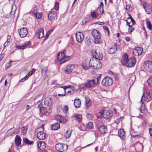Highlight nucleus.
I'll use <instances>...</instances> for the list:
<instances>
[{
  "label": "nucleus",
  "mask_w": 152,
  "mask_h": 152,
  "mask_svg": "<svg viewBox=\"0 0 152 152\" xmlns=\"http://www.w3.org/2000/svg\"><path fill=\"white\" fill-rule=\"evenodd\" d=\"M66 52V50L64 49L58 54L57 59L58 61H60L61 63H64L69 60V56H65V53Z\"/></svg>",
  "instance_id": "nucleus-1"
},
{
  "label": "nucleus",
  "mask_w": 152,
  "mask_h": 152,
  "mask_svg": "<svg viewBox=\"0 0 152 152\" xmlns=\"http://www.w3.org/2000/svg\"><path fill=\"white\" fill-rule=\"evenodd\" d=\"M89 64L91 65V67L94 69H99L102 67L100 61L97 60L95 58H91L90 59Z\"/></svg>",
  "instance_id": "nucleus-2"
},
{
  "label": "nucleus",
  "mask_w": 152,
  "mask_h": 152,
  "mask_svg": "<svg viewBox=\"0 0 152 152\" xmlns=\"http://www.w3.org/2000/svg\"><path fill=\"white\" fill-rule=\"evenodd\" d=\"M92 36L94 38V42L97 44L101 43L102 41L100 39L101 35L99 31L96 29H93L91 32Z\"/></svg>",
  "instance_id": "nucleus-3"
},
{
  "label": "nucleus",
  "mask_w": 152,
  "mask_h": 152,
  "mask_svg": "<svg viewBox=\"0 0 152 152\" xmlns=\"http://www.w3.org/2000/svg\"><path fill=\"white\" fill-rule=\"evenodd\" d=\"M97 127L99 132L102 134H105L107 132V127L104 125L102 122L99 121L96 124Z\"/></svg>",
  "instance_id": "nucleus-4"
},
{
  "label": "nucleus",
  "mask_w": 152,
  "mask_h": 152,
  "mask_svg": "<svg viewBox=\"0 0 152 152\" xmlns=\"http://www.w3.org/2000/svg\"><path fill=\"white\" fill-rule=\"evenodd\" d=\"M55 148L58 151L65 152L68 149V145L63 143H58L56 144Z\"/></svg>",
  "instance_id": "nucleus-5"
},
{
  "label": "nucleus",
  "mask_w": 152,
  "mask_h": 152,
  "mask_svg": "<svg viewBox=\"0 0 152 152\" xmlns=\"http://www.w3.org/2000/svg\"><path fill=\"white\" fill-rule=\"evenodd\" d=\"M98 115L99 116H102V117L105 119H108L110 118L113 115L112 112L110 110H106L105 111H103L99 113Z\"/></svg>",
  "instance_id": "nucleus-6"
},
{
  "label": "nucleus",
  "mask_w": 152,
  "mask_h": 152,
  "mask_svg": "<svg viewBox=\"0 0 152 152\" xmlns=\"http://www.w3.org/2000/svg\"><path fill=\"white\" fill-rule=\"evenodd\" d=\"M113 83L112 78L106 76L104 78L102 81V84L104 86L108 87L112 85Z\"/></svg>",
  "instance_id": "nucleus-7"
},
{
  "label": "nucleus",
  "mask_w": 152,
  "mask_h": 152,
  "mask_svg": "<svg viewBox=\"0 0 152 152\" xmlns=\"http://www.w3.org/2000/svg\"><path fill=\"white\" fill-rule=\"evenodd\" d=\"M92 53L93 58H95L97 60L100 61L103 58V55L102 53L98 52L96 50H92Z\"/></svg>",
  "instance_id": "nucleus-8"
},
{
  "label": "nucleus",
  "mask_w": 152,
  "mask_h": 152,
  "mask_svg": "<svg viewBox=\"0 0 152 152\" xmlns=\"http://www.w3.org/2000/svg\"><path fill=\"white\" fill-rule=\"evenodd\" d=\"M136 63V59L134 57L132 56L128 59L126 66L129 67H132L134 66Z\"/></svg>",
  "instance_id": "nucleus-9"
},
{
  "label": "nucleus",
  "mask_w": 152,
  "mask_h": 152,
  "mask_svg": "<svg viewBox=\"0 0 152 152\" xmlns=\"http://www.w3.org/2000/svg\"><path fill=\"white\" fill-rule=\"evenodd\" d=\"M144 68L147 71H150L152 70V63L150 61H147L144 62Z\"/></svg>",
  "instance_id": "nucleus-10"
},
{
  "label": "nucleus",
  "mask_w": 152,
  "mask_h": 152,
  "mask_svg": "<svg viewBox=\"0 0 152 152\" xmlns=\"http://www.w3.org/2000/svg\"><path fill=\"white\" fill-rule=\"evenodd\" d=\"M95 83H96L94 79L91 80H87L84 85L86 88H91L93 87Z\"/></svg>",
  "instance_id": "nucleus-11"
},
{
  "label": "nucleus",
  "mask_w": 152,
  "mask_h": 152,
  "mask_svg": "<svg viewBox=\"0 0 152 152\" xmlns=\"http://www.w3.org/2000/svg\"><path fill=\"white\" fill-rule=\"evenodd\" d=\"M75 68V66L73 64H70L66 66L65 68L64 71L65 73L69 74L71 73L72 70Z\"/></svg>",
  "instance_id": "nucleus-12"
},
{
  "label": "nucleus",
  "mask_w": 152,
  "mask_h": 152,
  "mask_svg": "<svg viewBox=\"0 0 152 152\" xmlns=\"http://www.w3.org/2000/svg\"><path fill=\"white\" fill-rule=\"evenodd\" d=\"M143 52L142 48L140 47H136L133 51V54L136 56L141 55Z\"/></svg>",
  "instance_id": "nucleus-13"
},
{
  "label": "nucleus",
  "mask_w": 152,
  "mask_h": 152,
  "mask_svg": "<svg viewBox=\"0 0 152 152\" xmlns=\"http://www.w3.org/2000/svg\"><path fill=\"white\" fill-rule=\"evenodd\" d=\"M18 32L20 36L22 38H23L27 36L28 33V31L26 28H23L20 29L18 31Z\"/></svg>",
  "instance_id": "nucleus-14"
},
{
  "label": "nucleus",
  "mask_w": 152,
  "mask_h": 152,
  "mask_svg": "<svg viewBox=\"0 0 152 152\" xmlns=\"http://www.w3.org/2000/svg\"><path fill=\"white\" fill-rule=\"evenodd\" d=\"M44 103L45 105L46 106L50 107H52V99L50 97H46L44 100Z\"/></svg>",
  "instance_id": "nucleus-15"
},
{
  "label": "nucleus",
  "mask_w": 152,
  "mask_h": 152,
  "mask_svg": "<svg viewBox=\"0 0 152 152\" xmlns=\"http://www.w3.org/2000/svg\"><path fill=\"white\" fill-rule=\"evenodd\" d=\"M143 7L144 8L146 13L150 14L152 10L150 6L148 4L145 2L143 4Z\"/></svg>",
  "instance_id": "nucleus-16"
},
{
  "label": "nucleus",
  "mask_w": 152,
  "mask_h": 152,
  "mask_svg": "<svg viewBox=\"0 0 152 152\" xmlns=\"http://www.w3.org/2000/svg\"><path fill=\"white\" fill-rule=\"evenodd\" d=\"M77 41L79 42H81L84 38L83 34L80 32H77L75 34Z\"/></svg>",
  "instance_id": "nucleus-17"
},
{
  "label": "nucleus",
  "mask_w": 152,
  "mask_h": 152,
  "mask_svg": "<svg viewBox=\"0 0 152 152\" xmlns=\"http://www.w3.org/2000/svg\"><path fill=\"white\" fill-rule=\"evenodd\" d=\"M128 57V56L127 54L124 53L123 54L121 60V62L122 65H127L128 60L129 59Z\"/></svg>",
  "instance_id": "nucleus-18"
},
{
  "label": "nucleus",
  "mask_w": 152,
  "mask_h": 152,
  "mask_svg": "<svg viewBox=\"0 0 152 152\" xmlns=\"http://www.w3.org/2000/svg\"><path fill=\"white\" fill-rule=\"evenodd\" d=\"M35 71V69L34 68H33L32 70L30 71L23 78L20 80V82H22L28 79L30 76H31L34 73Z\"/></svg>",
  "instance_id": "nucleus-19"
},
{
  "label": "nucleus",
  "mask_w": 152,
  "mask_h": 152,
  "mask_svg": "<svg viewBox=\"0 0 152 152\" xmlns=\"http://www.w3.org/2000/svg\"><path fill=\"white\" fill-rule=\"evenodd\" d=\"M37 137L39 139L43 140L46 138V135L45 133L44 132L40 131L37 133Z\"/></svg>",
  "instance_id": "nucleus-20"
},
{
  "label": "nucleus",
  "mask_w": 152,
  "mask_h": 152,
  "mask_svg": "<svg viewBox=\"0 0 152 152\" xmlns=\"http://www.w3.org/2000/svg\"><path fill=\"white\" fill-rule=\"evenodd\" d=\"M55 119L60 123H64L66 121V120L65 118L59 115H56Z\"/></svg>",
  "instance_id": "nucleus-21"
},
{
  "label": "nucleus",
  "mask_w": 152,
  "mask_h": 152,
  "mask_svg": "<svg viewBox=\"0 0 152 152\" xmlns=\"http://www.w3.org/2000/svg\"><path fill=\"white\" fill-rule=\"evenodd\" d=\"M21 139L20 137L17 135L15 137V143L16 146H19L21 144Z\"/></svg>",
  "instance_id": "nucleus-22"
},
{
  "label": "nucleus",
  "mask_w": 152,
  "mask_h": 152,
  "mask_svg": "<svg viewBox=\"0 0 152 152\" xmlns=\"http://www.w3.org/2000/svg\"><path fill=\"white\" fill-rule=\"evenodd\" d=\"M56 17V13L55 12H51L48 14V18L50 20H53Z\"/></svg>",
  "instance_id": "nucleus-23"
},
{
  "label": "nucleus",
  "mask_w": 152,
  "mask_h": 152,
  "mask_svg": "<svg viewBox=\"0 0 152 152\" xmlns=\"http://www.w3.org/2000/svg\"><path fill=\"white\" fill-rule=\"evenodd\" d=\"M37 145L40 150H43L46 147L45 142L42 141H39L37 142Z\"/></svg>",
  "instance_id": "nucleus-24"
},
{
  "label": "nucleus",
  "mask_w": 152,
  "mask_h": 152,
  "mask_svg": "<svg viewBox=\"0 0 152 152\" xmlns=\"http://www.w3.org/2000/svg\"><path fill=\"white\" fill-rule=\"evenodd\" d=\"M37 37L39 38H42L44 36V30L43 28H40L37 31Z\"/></svg>",
  "instance_id": "nucleus-25"
},
{
  "label": "nucleus",
  "mask_w": 152,
  "mask_h": 152,
  "mask_svg": "<svg viewBox=\"0 0 152 152\" xmlns=\"http://www.w3.org/2000/svg\"><path fill=\"white\" fill-rule=\"evenodd\" d=\"M152 99V89L150 90L149 92L147 93V95L145 98V100L148 102L151 101Z\"/></svg>",
  "instance_id": "nucleus-26"
},
{
  "label": "nucleus",
  "mask_w": 152,
  "mask_h": 152,
  "mask_svg": "<svg viewBox=\"0 0 152 152\" xmlns=\"http://www.w3.org/2000/svg\"><path fill=\"white\" fill-rule=\"evenodd\" d=\"M44 96L42 94H40L37 96L34 99V101L35 103H37L43 98Z\"/></svg>",
  "instance_id": "nucleus-27"
},
{
  "label": "nucleus",
  "mask_w": 152,
  "mask_h": 152,
  "mask_svg": "<svg viewBox=\"0 0 152 152\" xmlns=\"http://www.w3.org/2000/svg\"><path fill=\"white\" fill-rule=\"evenodd\" d=\"M74 104L76 108H78L80 106L81 102L79 99H75L74 101Z\"/></svg>",
  "instance_id": "nucleus-28"
},
{
  "label": "nucleus",
  "mask_w": 152,
  "mask_h": 152,
  "mask_svg": "<svg viewBox=\"0 0 152 152\" xmlns=\"http://www.w3.org/2000/svg\"><path fill=\"white\" fill-rule=\"evenodd\" d=\"M23 141L25 144L28 145H32L34 143V141L29 140L27 138H23Z\"/></svg>",
  "instance_id": "nucleus-29"
},
{
  "label": "nucleus",
  "mask_w": 152,
  "mask_h": 152,
  "mask_svg": "<svg viewBox=\"0 0 152 152\" xmlns=\"http://www.w3.org/2000/svg\"><path fill=\"white\" fill-rule=\"evenodd\" d=\"M125 135V133L123 129H120L118 130V135L121 138H123Z\"/></svg>",
  "instance_id": "nucleus-30"
},
{
  "label": "nucleus",
  "mask_w": 152,
  "mask_h": 152,
  "mask_svg": "<svg viewBox=\"0 0 152 152\" xmlns=\"http://www.w3.org/2000/svg\"><path fill=\"white\" fill-rule=\"evenodd\" d=\"M60 125L58 123H55L52 125V129L53 130H57L60 128Z\"/></svg>",
  "instance_id": "nucleus-31"
},
{
  "label": "nucleus",
  "mask_w": 152,
  "mask_h": 152,
  "mask_svg": "<svg viewBox=\"0 0 152 152\" xmlns=\"http://www.w3.org/2000/svg\"><path fill=\"white\" fill-rule=\"evenodd\" d=\"M97 14L101 15L104 12L103 6H99L97 8Z\"/></svg>",
  "instance_id": "nucleus-32"
},
{
  "label": "nucleus",
  "mask_w": 152,
  "mask_h": 152,
  "mask_svg": "<svg viewBox=\"0 0 152 152\" xmlns=\"http://www.w3.org/2000/svg\"><path fill=\"white\" fill-rule=\"evenodd\" d=\"M117 47H116V48H115L112 47L110 48V49L108 51V52L109 54H113L117 50Z\"/></svg>",
  "instance_id": "nucleus-33"
},
{
  "label": "nucleus",
  "mask_w": 152,
  "mask_h": 152,
  "mask_svg": "<svg viewBox=\"0 0 152 152\" xmlns=\"http://www.w3.org/2000/svg\"><path fill=\"white\" fill-rule=\"evenodd\" d=\"M39 111L42 114H45L47 112V110L45 107H40Z\"/></svg>",
  "instance_id": "nucleus-34"
},
{
  "label": "nucleus",
  "mask_w": 152,
  "mask_h": 152,
  "mask_svg": "<svg viewBox=\"0 0 152 152\" xmlns=\"http://www.w3.org/2000/svg\"><path fill=\"white\" fill-rule=\"evenodd\" d=\"M71 131L70 130L66 131L64 134L65 137L67 138H69L71 135Z\"/></svg>",
  "instance_id": "nucleus-35"
},
{
  "label": "nucleus",
  "mask_w": 152,
  "mask_h": 152,
  "mask_svg": "<svg viewBox=\"0 0 152 152\" xmlns=\"http://www.w3.org/2000/svg\"><path fill=\"white\" fill-rule=\"evenodd\" d=\"M82 66L84 69L86 70L88 69L90 67H91V65L89 64L88 63H83Z\"/></svg>",
  "instance_id": "nucleus-36"
},
{
  "label": "nucleus",
  "mask_w": 152,
  "mask_h": 152,
  "mask_svg": "<svg viewBox=\"0 0 152 152\" xmlns=\"http://www.w3.org/2000/svg\"><path fill=\"white\" fill-rule=\"evenodd\" d=\"M47 67H41V73L42 75H45L47 71Z\"/></svg>",
  "instance_id": "nucleus-37"
},
{
  "label": "nucleus",
  "mask_w": 152,
  "mask_h": 152,
  "mask_svg": "<svg viewBox=\"0 0 152 152\" xmlns=\"http://www.w3.org/2000/svg\"><path fill=\"white\" fill-rule=\"evenodd\" d=\"M75 119L79 122H80L81 120L82 116L80 114H78L75 116Z\"/></svg>",
  "instance_id": "nucleus-38"
},
{
  "label": "nucleus",
  "mask_w": 152,
  "mask_h": 152,
  "mask_svg": "<svg viewBox=\"0 0 152 152\" xmlns=\"http://www.w3.org/2000/svg\"><path fill=\"white\" fill-rule=\"evenodd\" d=\"M146 24L147 27L150 30H151L152 25L149 20H148L146 21Z\"/></svg>",
  "instance_id": "nucleus-39"
},
{
  "label": "nucleus",
  "mask_w": 152,
  "mask_h": 152,
  "mask_svg": "<svg viewBox=\"0 0 152 152\" xmlns=\"http://www.w3.org/2000/svg\"><path fill=\"white\" fill-rule=\"evenodd\" d=\"M86 127L89 129H92L93 128V123L90 122L88 123L86 125Z\"/></svg>",
  "instance_id": "nucleus-40"
},
{
  "label": "nucleus",
  "mask_w": 152,
  "mask_h": 152,
  "mask_svg": "<svg viewBox=\"0 0 152 152\" xmlns=\"http://www.w3.org/2000/svg\"><path fill=\"white\" fill-rule=\"evenodd\" d=\"M27 128L26 126H24L22 129L21 133L23 135H25L26 134L27 132Z\"/></svg>",
  "instance_id": "nucleus-41"
},
{
  "label": "nucleus",
  "mask_w": 152,
  "mask_h": 152,
  "mask_svg": "<svg viewBox=\"0 0 152 152\" xmlns=\"http://www.w3.org/2000/svg\"><path fill=\"white\" fill-rule=\"evenodd\" d=\"M147 82L149 86H152V76H150L149 77V79L147 80Z\"/></svg>",
  "instance_id": "nucleus-42"
},
{
  "label": "nucleus",
  "mask_w": 152,
  "mask_h": 152,
  "mask_svg": "<svg viewBox=\"0 0 152 152\" xmlns=\"http://www.w3.org/2000/svg\"><path fill=\"white\" fill-rule=\"evenodd\" d=\"M89 40V38L88 37H86L85 39V41L86 45H90V42Z\"/></svg>",
  "instance_id": "nucleus-43"
},
{
  "label": "nucleus",
  "mask_w": 152,
  "mask_h": 152,
  "mask_svg": "<svg viewBox=\"0 0 152 152\" xmlns=\"http://www.w3.org/2000/svg\"><path fill=\"white\" fill-rule=\"evenodd\" d=\"M32 12L33 13L34 15H36V16H37V14L38 13L37 7H34L32 10Z\"/></svg>",
  "instance_id": "nucleus-44"
},
{
  "label": "nucleus",
  "mask_w": 152,
  "mask_h": 152,
  "mask_svg": "<svg viewBox=\"0 0 152 152\" xmlns=\"http://www.w3.org/2000/svg\"><path fill=\"white\" fill-rule=\"evenodd\" d=\"M16 48L20 49H23L25 48V46L23 45V44H22L21 46L16 45Z\"/></svg>",
  "instance_id": "nucleus-45"
},
{
  "label": "nucleus",
  "mask_w": 152,
  "mask_h": 152,
  "mask_svg": "<svg viewBox=\"0 0 152 152\" xmlns=\"http://www.w3.org/2000/svg\"><path fill=\"white\" fill-rule=\"evenodd\" d=\"M91 15L92 18H96L97 17L96 12L94 11L91 12Z\"/></svg>",
  "instance_id": "nucleus-46"
},
{
  "label": "nucleus",
  "mask_w": 152,
  "mask_h": 152,
  "mask_svg": "<svg viewBox=\"0 0 152 152\" xmlns=\"http://www.w3.org/2000/svg\"><path fill=\"white\" fill-rule=\"evenodd\" d=\"M34 16L36 17L38 19H40L41 18L42 15L41 13H38L37 14V16H36V15H34Z\"/></svg>",
  "instance_id": "nucleus-47"
},
{
  "label": "nucleus",
  "mask_w": 152,
  "mask_h": 152,
  "mask_svg": "<svg viewBox=\"0 0 152 152\" xmlns=\"http://www.w3.org/2000/svg\"><path fill=\"white\" fill-rule=\"evenodd\" d=\"M86 103L87 107L90 106L91 104V100L90 99H89L88 100H86Z\"/></svg>",
  "instance_id": "nucleus-48"
},
{
  "label": "nucleus",
  "mask_w": 152,
  "mask_h": 152,
  "mask_svg": "<svg viewBox=\"0 0 152 152\" xmlns=\"http://www.w3.org/2000/svg\"><path fill=\"white\" fill-rule=\"evenodd\" d=\"M64 112L66 114L68 111V107L67 106H65L63 109Z\"/></svg>",
  "instance_id": "nucleus-49"
},
{
  "label": "nucleus",
  "mask_w": 152,
  "mask_h": 152,
  "mask_svg": "<svg viewBox=\"0 0 152 152\" xmlns=\"http://www.w3.org/2000/svg\"><path fill=\"white\" fill-rule=\"evenodd\" d=\"M86 117L89 119H92L93 118V116L92 114H87Z\"/></svg>",
  "instance_id": "nucleus-50"
},
{
  "label": "nucleus",
  "mask_w": 152,
  "mask_h": 152,
  "mask_svg": "<svg viewBox=\"0 0 152 152\" xmlns=\"http://www.w3.org/2000/svg\"><path fill=\"white\" fill-rule=\"evenodd\" d=\"M58 6H59V4H58V2L57 1H56V2H55V6H54V7H55V9L56 10H58Z\"/></svg>",
  "instance_id": "nucleus-51"
},
{
  "label": "nucleus",
  "mask_w": 152,
  "mask_h": 152,
  "mask_svg": "<svg viewBox=\"0 0 152 152\" xmlns=\"http://www.w3.org/2000/svg\"><path fill=\"white\" fill-rule=\"evenodd\" d=\"M101 75H99V77H97L96 78V81L97 82H96V83H95V84H96V85H97L99 84V83H100V81L99 80L101 78Z\"/></svg>",
  "instance_id": "nucleus-52"
},
{
  "label": "nucleus",
  "mask_w": 152,
  "mask_h": 152,
  "mask_svg": "<svg viewBox=\"0 0 152 152\" xmlns=\"http://www.w3.org/2000/svg\"><path fill=\"white\" fill-rule=\"evenodd\" d=\"M126 9L128 11H130L132 10V7L130 5H126Z\"/></svg>",
  "instance_id": "nucleus-53"
},
{
  "label": "nucleus",
  "mask_w": 152,
  "mask_h": 152,
  "mask_svg": "<svg viewBox=\"0 0 152 152\" xmlns=\"http://www.w3.org/2000/svg\"><path fill=\"white\" fill-rule=\"evenodd\" d=\"M31 45V43L30 41H28L27 42L25 43L24 44H23V45H25V47L28 46H29Z\"/></svg>",
  "instance_id": "nucleus-54"
},
{
  "label": "nucleus",
  "mask_w": 152,
  "mask_h": 152,
  "mask_svg": "<svg viewBox=\"0 0 152 152\" xmlns=\"http://www.w3.org/2000/svg\"><path fill=\"white\" fill-rule=\"evenodd\" d=\"M121 118V117L117 118L115 120V122L116 124L119 123L120 121Z\"/></svg>",
  "instance_id": "nucleus-55"
},
{
  "label": "nucleus",
  "mask_w": 152,
  "mask_h": 152,
  "mask_svg": "<svg viewBox=\"0 0 152 152\" xmlns=\"http://www.w3.org/2000/svg\"><path fill=\"white\" fill-rule=\"evenodd\" d=\"M103 28L104 30L107 31L108 34H109V30L108 28L105 26H104L103 27Z\"/></svg>",
  "instance_id": "nucleus-56"
},
{
  "label": "nucleus",
  "mask_w": 152,
  "mask_h": 152,
  "mask_svg": "<svg viewBox=\"0 0 152 152\" xmlns=\"http://www.w3.org/2000/svg\"><path fill=\"white\" fill-rule=\"evenodd\" d=\"M12 61L11 60H10V62L6 64L7 67V68H9L10 66L11 65V63Z\"/></svg>",
  "instance_id": "nucleus-57"
},
{
  "label": "nucleus",
  "mask_w": 152,
  "mask_h": 152,
  "mask_svg": "<svg viewBox=\"0 0 152 152\" xmlns=\"http://www.w3.org/2000/svg\"><path fill=\"white\" fill-rule=\"evenodd\" d=\"M8 131L9 132H10L11 134H13L15 132V131L14 130L13 128L9 130Z\"/></svg>",
  "instance_id": "nucleus-58"
},
{
  "label": "nucleus",
  "mask_w": 152,
  "mask_h": 152,
  "mask_svg": "<svg viewBox=\"0 0 152 152\" xmlns=\"http://www.w3.org/2000/svg\"><path fill=\"white\" fill-rule=\"evenodd\" d=\"M129 20L131 23L132 22L131 24H132V25H134L135 24V21L133 19V18H132L131 20Z\"/></svg>",
  "instance_id": "nucleus-59"
},
{
  "label": "nucleus",
  "mask_w": 152,
  "mask_h": 152,
  "mask_svg": "<svg viewBox=\"0 0 152 152\" xmlns=\"http://www.w3.org/2000/svg\"><path fill=\"white\" fill-rule=\"evenodd\" d=\"M12 9L11 12H10V14H11L12 15H13L14 14L15 12V10L14 9V10H13V7H12Z\"/></svg>",
  "instance_id": "nucleus-60"
},
{
  "label": "nucleus",
  "mask_w": 152,
  "mask_h": 152,
  "mask_svg": "<svg viewBox=\"0 0 152 152\" xmlns=\"http://www.w3.org/2000/svg\"><path fill=\"white\" fill-rule=\"evenodd\" d=\"M10 37H11L10 35H8L7 37V40L6 41L7 42V43H8L10 41Z\"/></svg>",
  "instance_id": "nucleus-61"
},
{
  "label": "nucleus",
  "mask_w": 152,
  "mask_h": 152,
  "mask_svg": "<svg viewBox=\"0 0 152 152\" xmlns=\"http://www.w3.org/2000/svg\"><path fill=\"white\" fill-rule=\"evenodd\" d=\"M4 56V55L3 54H1L0 55V61L2 60Z\"/></svg>",
  "instance_id": "nucleus-62"
},
{
  "label": "nucleus",
  "mask_w": 152,
  "mask_h": 152,
  "mask_svg": "<svg viewBox=\"0 0 152 152\" xmlns=\"http://www.w3.org/2000/svg\"><path fill=\"white\" fill-rule=\"evenodd\" d=\"M50 34H49V33H48L47 32L46 33V35H45V40L46 39L49 37Z\"/></svg>",
  "instance_id": "nucleus-63"
},
{
  "label": "nucleus",
  "mask_w": 152,
  "mask_h": 152,
  "mask_svg": "<svg viewBox=\"0 0 152 152\" xmlns=\"http://www.w3.org/2000/svg\"><path fill=\"white\" fill-rule=\"evenodd\" d=\"M149 130L151 136H152V129L151 128H149Z\"/></svg>",
  "instance_id": "nucleus-64"
}]
</instances>
